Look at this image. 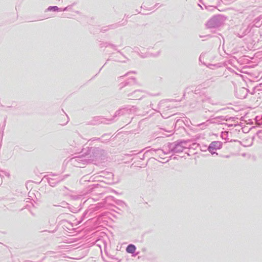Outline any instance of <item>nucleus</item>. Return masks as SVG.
Masks as SVG:
<instances>
[{
    "label": "nucleus",
    "instance_id": "2",
    "mask_svg": "<svg viewBox=\"0 0 262 262\" xmlns=\"http://www.w3.org/2000/svg\"><path fill=\"white\" fill-rule=\"evenodd\" d=\"M136 249V247L132 244L129 245L126 248V252L129 253H134Z\"/></svg>",
    "mask_w": 262,
    "mask_h": 262
},
{
    "label": "nucleus",
    "instance_id": "1",
    "mask_svg": "<svg viewBox=\"0 0 262 262\" xmlns=\"http://www.w3.org/2000/svg\"><path fill=\"white\" fill-rule=\"evenodd\" d=\"M221 142L218 141H214L211 143L209 146V149L211 151V149H216L221 148Z\"/></svg>",
    "mask_w": 262,
    "mask_h": 262
},
{
    "label": "nucleus",
    "instance_id": "3",
    "mask_svg": "<svg viewBox=\"0 0 262 262\" xmlns=\"http://www.w3.org/2000/svg\"><path fill=\"white\" fill-rule=\"evenodd\" d=\"M53 9H54V10H56L58 9V8L57 7H54Z\"/></svg>",
    "mask_w": 262,
    "mask_h": 262
}]
</instances>
